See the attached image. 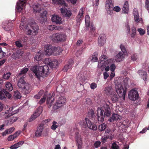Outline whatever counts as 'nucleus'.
Returning a JSON list of instances; mask_svg holds the SVG:
<instances>
[{"instance_id":"obj_30","label":"nucleus","mask_w":149,"mask_h":149,"mask_svg":"<svg viewBox=\"0 0 149 149\" xmlns=\"http://www.w3.org/2000/svg\"><path fill=\"white\" fill-rule=\"evenodd\" d=\"M62 50V49L60 47H54L52 54L56 56L58 55Z\"/></svg>"},{"instance_id":"obj_63","label":"nucleus","mask_w":149,"mask_h":149,"mask_svg":"<svg viewBox=\"0 0 149 149\" xmlns=\"http://www.w3.org/2000/svg\"><path fill=\"white\" fill-rule=\"evenodd\" d=\"M107 137H106L105 135H104V136H102L101 139V141L102 143H104L107 141Z\"/></svg>"},{"instance_id":"obj_6","label":"nucleus","mask_w":149,"mask_h":149,"mask_svg":"<svg viewBox=\"0 0 149 149\" xmlns=\"http://www.w3.org/2000/svg\"><path fill=\"white\" fill-rule=\"evenodd\" d=\"M65 101V98L64 97H59L53 107L54 110H56L63 106Z\"/></svg>"},{"instance_id":"obj_56","label":"nucleus","mask_w":149,"mask_h":149,"mask_svg":"<svg viewBox=\"0 0 149 149\" xmlns=\"http://www.w3.org/2000/svg\"><path fill=\"white\" fill-rule=\"evenodd\" d=\"M111 149H119V146L116 142H114L112 144Z\"/></svg>"},{"instance_id":"obj_12","label":"nucleus","mask_w":149,"mask_h":149,"mask_svg":"<svg viewBox=\"0 0 149 149\" xmlns=\"http://www.w3.org/2000/svg\"><path fill=\"white\" fill-rule=\"evenodd\" d=\"M85 121L87 127L92 130L95 131L97 130V127L96 125L93 123L91 122L88 118H85Z\"/></svg>"},{"instance_id":"obj_2","label":"nucleus","mask_w":149,"mask_h":149,"mask_svg":"<svg viewBox=\"0 0 149 149\" xmlns=\"http://www.w3.org/2000/svg\"><path fill=\"white\" fill-rule=\"evenodd\" d=\"M129 78L126 77L123 80L124 85V88L120 84H116L115 88L116 92L120 97H123L124 100L125 99L126 93L127 90V81Z\"/></svg>"},{"instance_id":"obj_1","label":"nucleus","mask_w":149,"mask_h":149,"mask_svg":"<svg viewBox=\"0 0 149 149\" xmlns=\"http://www.w3.org/2000/svg\"><path fill=\"white\" fill-rule=\"evenodd\" d=\"M31 70L37 78L45 77L49 73V68L47 65L39 66L36 65L32 66Z\"/></svg>"},{"instance_id":"obj_7","label":"nucleus","mask_w":149,"mask_h":149,"mask_svg":"<svg viewBox=\"0 0 149 149\" xmlns=\"http://www.w3.org/2000/svg\"><path fill=\"white\" fill-rule=\"evenodd\" d=\"M105 116V115L104 113L103 110L101 109L100 108H98L96 120H97L98 121L102 122L104 120Z\"/></svg>"},{"instance_id":"obj_14","label":"nucleus","mask_w":149,"mask_h":149,"mask_svg":"<svg viewBox=\"0 0 149 149\" xmlns=\"http://www.w3.org/2000/svg\"><path fill=\"white\" fill-rule=\"evenodd\" d=\"M26 0H19L17 2L16 6V8L17 10L20 12L23 9L24 7L26 4Z\"/></svg>"},{"instance_id":"obj_40","label":"nucleus","mask_w":149,"mask_h":149,"mask_svg":"<svg viewBox=\"0 0 149 149\" xmlns=\"http://www.w3.org/2000/svg\"><path fill=\"white\" fill-rule=\"evenodd\" d=\"M107 127V125L105 123H103L99 126L98 129L100 131H104Z\"/></svg>"},{"instance_id":"obj_31","label":"nucleus","mask_w":149,"mask_h":149,"mask_svg":"<svg viewBox=\"0 0 149 149\" xmlns=\"http://www.w3.org/2000/svg\"><path fill=\"white\" fill-rule=\"evenodd\" d=\"M29 69L28 68H26V67L23 68V69L21 70L20 72L18 74L17 77H19L21 78L22 76H24L25 77L24 75L22 76V74H26V72L28 71Z\"/></svg>"},{"instance_id":"obj_39","label":"nucleus","mask_w":149,"mask_h":149,"mask_svg":"<svg viewBox=\"0 0 149 149\" xmlns=\"http://www.w3.org/2000/svg\"><path fill=\"white\" fill-rule=\"evenodd\" d=\"M111 99L113 102H116L118 101L119 100V97H118L117 95L116 94V93H113V94H112Z\"/></svg>"},{"instance_id":"obj_25","label":"nucleus","mask_w":149,"mask_h":149,"mask_svg":"<svg viewBox=\"0 0 149 149\" xmlns=\"http://www.w3.org/2000/svg\"><path fill=\"white\" fill-rule=\"evenodd\" d=\"M54 47L51 45H48L46 47L45 50V54L50 55L53 54Z\"/></svg>"},{"instance_id":"obj_41","label":"nucleus","mask_w":149,"mask_h":149,"mask_svg":"<svg viewBox=\"0 0 149 149\" xmlns=\"http://www.w3.org/2000/svg\"><path fill=\"white\" fill-rule=\"evenodd\" d=\"M5 86L6 88V90H8L9 91H11L13 90V87L11 83L9 82L6 83L5 85Z\"/></svg>"},{"instance_id":"obj_35","label":"nucleus","mask_w":149,"mask_h":149,"mask_svg":"<svg viewBox=\"0 0 149 149\" xmlns=\"http://www.w3.org/2000/svg\"><path fill=\"white\" fill-rule=\"evenodd\" d=\"M133 13L134 16V19L136 22L140 21L139 18V13L137 10L136 8H134L133 11Z\"/></svg>"},{"instance_id":"obj_16","label":"nucleus","mask_w":149,"mask_h":149,"mask_svg":"<svg viewBox=\"0 0 149 149\" xmlns=\"http://www.w3.org/2000/svg\"><path fill=\"white\" fill-rule=\"evenodd\" d=\"M106 36L104 34H101L98 38V44L100 46H102L105 42Z\"/></svg>"},{"instance_id":"obj_28","label":"nucleus","mask_w":149,"mask_h":149,"mask_svg":"<svg viewBox=\"0 0 149 149\" xmlns=\"http://www.w3.org/2000/svg\"><path fill=\"white\" fill-rule=\"evenodd\" d=\"M121 116L117 114L114 113L112 115L111 117L109 119V121L113 122L114 120L120 119Z\"/></svg>"},{"instance_id":"obj_32","label":"nucleus","mask_w":149,"mask_h":149,"mask_svg":"<svg viewBox=\"0 0 149 149\" xmlns=\"http://www.w3.org/2000/svg\"><path fill=\"white\" fill-rule=\"evenodd\" d=\"M75 139L76 143L82 142L81 135L78 132H76L75 133Z\"/></svg>"},{"instance_id":"obj_54","label":"nucleus","mask_w":149,"mask_h":149,"mask_svg":"<svg viewBox=\"0 0 149 149\" xmlns=\"http://www.w3.org/2000/svg\"><path fill=\"white\" fill-rule=\"evenodd\" d=\"M57 122L55 121H54L52 123V125L51 126V129L54 130H55L58 127V126L56 124Z\"/></svg>"},{"instance_id":"obj_9","label":"nucleus","mask_w":149,"mask_h":149,"mask_svg":"<svg viewBox=\"0 0 149 149\" xmlns=\"http://www.w3.org/2000/svg\"><path fill=\"white\" fill-rule=\"evenodd\" d=\"M90 18L89 16L88 15H86L85 17L86 29H88V27H89L91 31L93 32L95 30V27L93 23H90Z\"/></svg>"},{"instance_id":"obj_59","label":"nucleus","mask_w":149,"mask_h":149,"mask_svg":"<svg viewBox=\"0 0 149 149\" xmlns=\"http://www.w3.org/2000/svg\"><path fill=\"white\" fill-rule=\"evenodd\" d=\"M13 21H8L7 26L10 28V29H12V28L13 26Z\"/></svg>"},{"instance_id":"obj_57","label":"nucleus","mask_w":149,"mask_h":149,"mask_svg":"<svg viewBox=\"0 0 149 149\" xmlns=\"http://www.w3.org/2000/svg\"><path fill=\"white\" fill-rule=\"evenodd\" d=\"M105 136L107 137V139H109L110 140H112L114 136L112 133H111L109 134H106Z\"/></svg>"},{"instance_id":"obj_22","label":"nucleus","mask_w":149,"mask_h":149,"mask_svg":"<svg viewBox=\"0 0 149 149\" xmlns=\"http://www.w3.org/2000/svg\"><path fill=\"white\" fill-rule=\"evenodd\" d=\"M74 61L72 59H70L68 63L65 66L63 69V71L65 72H67L68 70L70 69L73 65Z\"/></svg>"},{"instance_id":"obj_11","label":"nucleus","mask_w":149,"mask_h":149,"mask_svg":"<svg viewBox=\"0 0 149 149\" xmlns=\"http://www.w3.org/2000/svg\"><path fill=\"white\" fill-rule=\"evenodd\" d=\"M47 13V11L44 9H43L40 12V17L39 19V20L40 23L43 24L46 21Z\"/></svg>"},{"instance_id":"obj_21","label":"nucleus","mask_w":149,"mask_h":149,"mask_svg":"<svg viewBox=\"0 0 149 149\" xmlns=\"http://www.w3.org/2000/svg\"><path fill=\"white\" fill-rule=\"evenodd\" d=\"M125 54L121 52H120L116 56L115 60L117 62H119L123 61L125 56Z\"/></svg>"},{"instance_id":"obj_38","label":"nucleus","mask_w":149,"mask_h":149,"mask_svg":"<svg viewBox=\"0 0 149 149\" xmlns=\"http://www.w3.org/2000/svg\"><path fill=\"white\" fill-rule=\"evenodd\" d=\"M47 29L49 30L52 31L53 30H59L61 29V27L60 26H56L54 25H49L47 27Z\"/></svg>"},{"instance_id":"obj_62","label":"nucleus","mask_w":149,"mask_h":149,"mask_svg":"<svg viewBox=\"0 0 149 149\" xmlns=\"http://www.w3.org/2000/svg\"><path fill=\"white\" fill-rule=\"evenodd\" d=\"M83 49V48L82 47L81 49H79L77 51L76 53V55L77 56H78L82 54V51Z\"/></svg>"},{"instance_id":"obj_44","label":"nucleus","mask_w":149,"mask_h":149,"mask_svg":"<svg viewBox=\"0 0 149 149\" xmlns=\"http://www.w3.org/2000/svg\"><path fill=\"white\" fill-rule=\"evenodd\" d=\"M106 6L108 7L109 8L113 7L112 0H107L106 1Z\"/></svg>"},{"instance_id":"obj_24","label":"nucleus","mask_w":149,"mask_h":149,"mask_svg":"<svg viewBox=\"0 0 149 149\" xmlns=\"http://www.w3.org/2000/svg\"><path fill=\"white\" fill-rule=\"evenodd\" d=\"M61 11L63 15L66 17L69 18L72 15L70 11L67 9L61 8Z\"/></svg>"},{"instance_id":"obj_18","label":"nucleus","mask_w":149,"mask_h":149,"mask_svg":"<svg viewBox=\"0 0 149 149\" xmlns=\"http://www.w3.org/2000/svg\"><path fill=\"white\" fill-rule=\"evenodd\" d=\"M94 111L93 109H90L88 112L87 116L89 118L92 120H96L97 116Z\"/></svg>"},{"instance_id":"obj_4","label":"nucleus","mask_w":149,"mask_h":149,"mask_svg":"<svg viewBox=\"0 0 149 149\" xmlns=\"http://www.w3.org/2000/svg\"><path fill=\"white\" fill-rule=\"evenodd\" d=\"M29 25L32 30L26 29L25 31L26 34L28 35H31L33 33L34 35L37 34L38 32L39 27L33 19L32 20L31 22H29Z\"/></svg>"},{"instance_id":"obj_42","label":"nucleus","mask_w":149,"mask_h":149,"mask_svg":"<svg viewBox=\"0 0 149 149\" xmlns=\"http://www.w3.org/2000/svg\"><path fill=\"white\" fill-rule=\"evenodd\" d=\"M42 55L40 54V52L36 53L35 55L34 58L35 60L36 61H39L41 60L42 59Z\"/></svg>"},{"instance_id":"obj_13","label":"nucleus","mask_w":149,"mask_h":149,"mask_svg":"<svg viewBox=\"0 0 149 149\" xmlns=\"http://www.w3.org/2000/svg\"><path fill=\"white\" fill-rule=\"evenodd\" d=\"M79 124L81 126L83 133H85L86 135H87L88 134V132H87L86 131L88 130V128L87 124L85 121V120H82L80 121Z\"/></svg>"},{"instance_id":"obj_47","label":"nucleus","mask_w":149,"mask_h":149,"mask_svg":"<svg viewBox=\"0 0 149 149\" xmlns=\"http://www.w3.org/2000/svg\"><path fill=\"white\" fill-rule=\"evenodd\" d=\"M132 32L131 34V37L134 38L136 34V29L135 27L134 26H133L132 27Z\"/></svg>"},{"instance_id":"obj_58","label":"nucleus","mask_w":149,"mask_h":149,"mask_svg":"<svg viewBox=\"0 0 149 149\" xmlns=\"http://www.w3.org/2000/svg\"><path fill=\"white\" fill-rule=\"evenodd\" d=\"M138 56L136 54H134L131 56V60L133 61H136L137 60Z\"/></svg>"},{"instance_id":"obj_46","label":"nucleus","mask_w":149,"mask_h":149,"mask_svg":"<svg viewBox=\"0 0 149 149\" xmlns=\"http://www.w3.org/2000/svg\"><path fill=\"white\" fill-rule=\"evenodd\" d=\"M14 96L17 99H20L21 97V95L18 91H16L14 92Z\"/></svg>"},{"instance_id":"obj_26","label":"nucleus","mask_w":149,"mask_h":149,"mask_svg":"<svg viewBox=\"0 0 149 149\" xmlns=\"http://www.w3.org/2000/svg\"><path fill=\"white\" fill-rule=\"evenodd\" d=\"M18 112L19 110H15L14 111H12L11 113H9V111H6L3 115L4 117L5 118H8L13 115L18 113Z\"/></svg>"},{"instance_id":"obj_36","label":"nucleus","mask_w":149,"mask_h":149,"mask_svg":"<svg viewBox=\"0 0 149 149\" xmlns=\"http://www.w3.org/2000/svg\"><path fill=\"white\" fill-rule=\"evenodd\" d=\"M84 11L83 8L80 9L78 15L76 17V20L77 22H79L81 20V18L83 17Z\"/></svg>"},{"instance_id":"obj_49","label":"nucleus","mask_w":149,"mask_h":149,"mask_svg":"<svg viewBox=\"0 0 149 149\" xmlns=\"http://www.w3.org/2000/svg\"><path fill=\"white\" fill-rule=\"evenodd\" d=\"M120 48L122 51V52H122L125 54L126 53V49L125 48V45L124 44H121L120 46Z\"/></svg>"},{"instance_id":"obj_27","label":"nucleus","mask_w":149,"mask_h":149,"mask_svg":"<svg viewBox=\"0 0 149 149\" xmlns=\"http://www.w3.org/2000/svg\"><path fill=\"white\" fill-rule=\"evenodd\" d=\"M58 65V62L56 59H54L53 61H51L49 64V66L50 67L53 69L54 68H57Z\"/></svg>"},{"instance_id":"obj_34","label":"nucleus","mask_w":149,"mask_h":149,"mask_svg":"<svg viewBox=\"0 0 149 149\" xmlns=\"http://www.w3.org/2000/svg\"><path fill=\"white\" fill-rule=\"evenodd\" d=\"M138 74L144 80L146 81L147 79V74L146 72L141 70H139L138 72Z\"/></svg>"},{"instance_id":"obj_19","label":"nucleus","mask_w":149,"mask_h":149,"mask_svg":"<svg viewBox=\"0 0 149 149\" xmlns=\"http://www.w3.org/2000/svg\"><path fill=\"white\" fill-rule=\"evenodd\" d=\"M44 129V125L43 124H40L37 128V130L35 133V136L37 137L40 136L42 135V133Z\"/></svg>"},{"instance_id":"obj_64","label":"nucleus","mask_w":149,"mask_h":149,"mask_svg":"<svg viewBox=\"0 0 149 149\" xmlns=\"http://www.w3.org/2000/svg\"><path fill=\"white\" fill-rule=\"evenodd\" d=\"M138 31L139 32L141 36L143 35L145 33V31L141 29H138Z\"/></svg>"},{"instance_id":"obj_45","label":"nucleus","mask_w":149,"mask_h":149,"mask_svg":"<svg viewBox=\"0 0 149 149\" xmlns=\"http://www.w3.org/2000/svg\"><path fill=\"white\" fill-rule=\"evenodd\" d=\"M111 89L112 88L111 86H108L106 87L104 90V93L107 95L109 94Z\"/></svg>"},{"instance_id":"obj_53","label":"nucleus","mask_w":149,"mask_h":149,"mask_svg":"<svg viewBox=\"0 0 149 149\" xmlns=\"http://www.w3.org/2000/svg\"><path fill=\"white\" fill-rule=\"evenodd\" d=\"M11 75V73L10 72H7L6 73H4L3 76V78L4 79H8L10 77Z\"/></svg>"},{"instance_id":"obj_61","label":"nucleus","mask_w":149,"mask_h":149,"mask_svg":"<svg viewBox=\"0 0 149 149\" xmlns=\"http://www.w3.org/2000/svg\"><path fill=\"white\" fill-rule=\"evenodd\" d=\"M15 130V128L13 127H11L9 129H6V130L7 131L8 134H11Z\"/></svg>"},{"instance_id":"obj_33","label":"nucleus","mask_w":149,"mask_h":149,"mask_svg":"<svg viewBox=\"0 0 149 149\" xmlns=\"http://www.w3.org/2000/svg\"><path fill=\"white\" fill-rule=\"evenodd\" d=\"M20 134V132H16L13 135H10L8 138V141H11L13 140L15 138H17Z\"/></svg>"},{"instance_id":"obj_29","label":"nucleus","mask_w":149,"mask_h":149,"mask_svg":"<svg viewBox=\"0 0 149 149\" xmlns=\"http://www.w3.org/2000/svg\"><path fill=\"white\" fill-rule=\"evenodd\" d=\"M32 8L33 12L36 13H40V12L42 10H40V6L38 3L33 4L32 5Z\"/></svg>"},{"instance_id":"obj_55","label":"nucleus","mask_w":149,"mask_h":149,"mask_svg":"<svg viewBox=\"0 0 149 149\" xmlns=\"http://www.w3.org/2000/svg\"><path fill=\"white\" fill-rule=\"evenodd\" d=\"M52 2L55 4H63L62 0H52Z\"/></svg>"},{"instance_id":"obj_23","label":"nucleus","mask_w":149,"mask_h":149,"mask_svg":"<svg viewBox=\"0 0 149 149\" xmlns=\"http://www.w3.org/2000/svg\"><path fill=\"white\" fill-rule=\"evenodd\" d=\"M100 60V63L103 64H107V63H109L110 61H111V59L107 60L106 56L104 55H102L99 58V60Z\"/></svg>"},{"instance_id":"obj_17","label":"nucleus","mask_w":149,"mask_h":149,"mask_svg":"<svg viewBox=\"0 0 149 149\" xmlns=\"http://www.w3.org/2000/svg\"><path fill=\"white\" fill-rule=\"evenodd\" d=\"M52 21L56 24H60L62 23V19L58 15H53L51 18Z\"/></svg>"},{"instance_id":"obj_43","label":"nucleus","mask_w":149,"mask_h":149,"mask_svg":"<svg viewBox=\"0 0 149 149\" xmlns=\"http://www.w3.org/2000/svg\"><path fill=\"white\" fill-rule=\"evenodd\" d=\"M97 54L96 52H95L92 56V58L91 61L93 62H97L98 60V58L97 57Z\"/></svg>"},{"instance_id":"obj_60","label":"nucleus","mask_w":149,"mask_h":149,"mask_svg":"<svg viewBox=\"0 0 149 149\" xmlns=\"http://www.w3.org/2000/svg\"><path fill=\"white\" fill-rule=\"evenodd\" d=\"M90 88L92 89H94L97 87V84L94 82L92 83L90 86Z\"/></svg>"},{"instance_id":"obj_50","label":"nucleus","mask_w":149,"mask_h":149,"mask_svg":"<svg viewBox=\"0 0 149 149\" xmlns=\"http://www.w3.org/2000/svg\"><path fill=\"white\" fill-rule=\"evenodd\" d=\"M27 40V38L26 37H22L19 39L20 40H21V42L23 44V45H26V41Z\"/></svg>"},{"instance_id":"obj_15","label":"nucleus","mask_w":149,"mask_h":149,"mask_svg":"<svg viewBox=\"0 0 149 149\" xmlns=\"http://www.w3.org/2000/svg\"><path fill=\"white\" fill-rule=\"evenodd\" d=\"M104 113L105 116L107 117H109L111 115V110L108 104H105L104 105L103 109Z\"/></svg>"},{"instance_id":"obj_3","label":"nucleus","mask_w":149,"mask_h":149,"mask_svg":"<svg viewBox=\"0 0 149 149\" xmlns=\"http://www.w3.org/2000/svg\"><path fill=\"white\" fill-rule=\"evenodd\" d=\"M24 76H23L19 78L17 83V86L19 88L22 89L23 93L26 95L29 93L31 91V85L24 81Z\"/></svg>"},{"instance_id":"obj_5","label":"nucleus","mask_w":149,"mask_h":149,"mask_svg":"<svg viewBox=\"0 0 149 149\" xmlns=\"http://www.w3.org/2000/svg\"><path fill=\"white\" fill-rule=\"evenodd\" d=\"M52 39L54 42L64 41L66 39V36L63 34L56 33L52 35Z\"/></svg>"},{"instance_id":"obj_20","label":"nucleus","mask_w":149,"mask_h":149,"mask_svg":"<svg viewBox=\"0 0 149 149\" xmlns=\"http://www.w3.org/2000/svg\"><path fill=\"white\" fill-rule=\"evenodd\" d=\"M22 54L21 50L17 49L13 53L12 55V57L15 59H18L21 57Z\"/></svg>"},{"instance_id":"obj_48","label":"nucleus","mask_w":149,"mask_h":149,"mask_svg":"<svg viewBox=\"0 0 149 149\" xmlns=\"http://www.w3.org/2000/svg\"><path fill=\"white\" fill-rule=\"evenodd\" d=\"M109 63L110 64L108 63V64L110 65V70L111 72H113L115 70L116 68L115 65L114 64L112 63L111 62V61H110Z\"/></svg>"},{"instance_id":"obj_51","label":"nucleus","mask_w":149,"mask_h":149,"mask_svg":"<svg viewBox=\"0 0 149 149\" xmlns=\"http://www.w3.org/2000/svg\"><path fill=\"white\" fill-rule=\"evenodd\" d=\"M3 92L4 93V95H5L8 99H11L12 98L11 95L9 93L6 91V90L3 89Z\"/></svg>"},{"instance_id":"obj_52","label":"nucleus","mask_w":149,"mask_h":149,"mask_svg":"<svg viewBox=\"0 0 149 149\" xmlns=\"http://www.w3.org/2000/svg\"><path fill=\"white\" fill-rule=\"evenodd\" d=\"M21 40H18L15 42L16 46L19 48L22 47L24 45L21 42Z\"/></svg>"},{"instance_id":"obj_10","label":"nucleus","mask_w":149,"mask_h":149,"mask_svg":"<svg viewBox=\"0 0 149 149\" xmlns=\"http://www.w3.org/2000/svg\"><path fill=\"white\" fill-rule=\"evenodd\" d=\"M128 97L130 100L132 101H135L138 98L139 94L136 91L132 90L129 93Z\"/></svg>"},{"instance_id":"obj_8","label":"nucleus","mask_w":149,"mask_h":149,"mask_svg":"<svg viewBox=\"0 0 149 149\" xmlns=\"http://www.w3.org/2000/svg\"><path fill=\"white\" fill-rule=\"evenodd\" d=\"M42 111V109L41 107H39L36 109L35 112L31 116L29 119V122H31L34 120L40 115Z\"/></svg>"},{"instance_id":"obj_37","label":"nucleus","mask_w":149,"mask_h":149,"mask_svg":"<svg viewBox=\"0 0 149 149\" xmlns=\"http://www.w3.org/2000/svg\"><path fill=\"white\" fill-rule=\"evenodd\" d=\"M54 99L52 96L47 97V103L48 104L49 108L51 107L52 104L53 103Z\"/></svg>"}]
</instances>
